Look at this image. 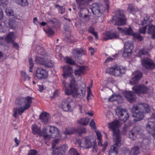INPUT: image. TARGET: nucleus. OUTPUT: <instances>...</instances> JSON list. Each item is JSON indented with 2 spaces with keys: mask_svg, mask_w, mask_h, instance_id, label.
<instances>
[{
  "mask_svg": "<svg viewBox=\"0 0 155 155\" xmlns=\"http://www.w3.org/2000/svg\"><path fill=\"white\" fill-rule=\"evenodd\" d=\"M44 31L49 36L53 35L54 34V31L51 28H49L47 30L44 29Z\"/></svg>",
  "mask_w": 155,
  "mask_h": 155,
  "instance_id": "nucleus-48",
  "label": "nucleus"
},
{
  "mask_svg": "<svg viewBox=\"0 0 155 155\" xmlns=\"http://www.w3.org/2000/svg\"><path fill=\"white\" fill-rule=\"evenodd\" d=\"M132 89L135 93L137 94H146L148 90V88L144 85H136L132 87Z\"/></svg>",
  "mask_w": 155,
  "mask_h": 155,
  "instance_id": "nucleus-15",
  "label": "nucleus"
},
{
  "mask_svg": "<svg viewBox=\"0 0 155 155\" xmlns=\"http://www.w3.org/2000/svg\"><path fill=\"white\" fill-rule=\"evenodd\" d=\"M89 120V119L88 117L83 118L80 119L78 123L82 125H86L88 124Z\"/></svg>",
  "mask_w": 155,
  "mask_h": 155,
  "instance_id": "nucleus-32",
  "label": "nucleus"
},
{
  "mask_svg": "<svg viewBox=\"0 0 155 155\" xmlns=\"http://www.w3.org/2000/svg\"><path fill=\"white\" fill-rule=\"evenodd\" d=\"M151 138L150 136L146 137L143 138L141 143V146H145L148 145L150 142Z\"/></svg>",
  "mask_w": 155,
  "mask_h": 155,
  "instance_id": "nucleus-30",
  "label": "nucleus"
},
{
  "mask_svg": "<svg viewBox=\"0 0 155 155\" xmlns=\"http://www.w3.org/2000/svg\"><path fill=\"white\" fill-rule=\"evenodd\" d=\"M150 111V107L147 104L140 103L133 105L131 112L134 120L138 121L143 119L145 114L148 113Z\"/></svg>",
  "mask_w": 155,
  "mask_h": 155,
  "instance_id": "nucleus-3",
  "label": "nucleus"
},
{
  "mask_svg": "<svg viewBox=\"0 0 155 155\" xmlns=\"http://www.w3.org/2000/svg\"><path fill=\"white\" fill-rule=\"evenodd\" d=\"M39 118L42 123L46 124L50 120V117L48 113L43 112L39 115Z\"/></svg>",
  "mask_w": 155,
  "mask_h": 155,
  "instance_id": "nucleus-20",
  "label": "nucleus"
},
{
  "mask_svg": "<svg viewBox=\"0 0 155 155\" xmlns=\"http://www.w3.org/2000/svg\"><path fill=\"white\" fill-rule=\"evenodd\" d=\"M72 53L73 57L78 61L82 55L85 54V51L82 48H76L72 49Z\"/></svg>",
  "mask_w": 155,
  "mask_h": 155,
  "instance_id": "nucleus-13",
  "label": "nucleus"
},
{
  "mask_svg": "<svg viewBox=\"0 0 155 155\" xmlns=\"http://www.w3.org/2000/svg\"><path fill=\"white\" fill-rule=\"evenodd\" d=\"M32 130L33 134H38L40 136L43 135L42 131L40 128L37 126L32 125Z\"/></svg>",
  "mask_w": 155,
  "mask_h": 155,
  "instance_id": "nucleus-27",
  "label": "nucleus"
},
{
  "mask_svg": "<svg viewBox=\"0 0 155 155\" xmlns=\"http://www.w3.org/2000/svg\"><path fill=\"white\" fill-rule=\"evenodd\" d=\"M137 136L136 133L134 131L132 130L131 131H130L129 133V137L130 140H134L136 137Z\"/></svg>",
  "mask_w": 155,
  "mask_h": 155,
  "instance_id": "nucleus-41",
  "label": "nucleus"
},
{
  "mask_svg": "<svg viewBox=\"0 0 155 155\" xmlns=\"http://www.w3.org/2000/svg\"><path fill=\"white\" fill-rule=\"evenodd\" d=\"M14 35L13 32H10L7 35L5 38V41L8 42L10 43H13V38Z\"/></svg>",
  "mask_w": 155,
  "mask_h": 155,
  "instance_id": "nucleus-31",
  "label": "nucleus"
},
{
  "mask_svg": "<svg viewBox=\"0 0 155 155\" xmlns=\"http://www.w3.org/2000/svg\"><path fill=\"white\" fill-rule=\"evenodd\" d=\"M132 130L134 131L135 132V133H136L137 135L140 134V129L138 127H134Z\"/></svg>",
  "mask_w": 155,
  "mask_h": 155,
  "instance_id": "nucleus-52",
  "label": "nucleus"
},
{
  "mask_svg": "<svg viewBox=\"0 0 155 155\" xmlns=\"http://www.w3.org/2000/svg\"><path fill=\"white\" fill-rule=\"evenodd\" d=\"M94 28L92 27L91 26L88 30V31L89 33L92 34L97 39H98V36L97 33V32H94Z\"/></svg>",
  "mask_w": 155,
  "mask_h": 155,
  "instance_id": "nucleus-37",
  "label": "nucleus"
},
{
  "mask_svg": "<svg viewBox=\"0 0 155 155\" xmlns=\"http://www.w3.org/2000/svg\"><path fill=\"white\" fill-rule=\"evenodd\" d=\"M153 21L152 19H150V16H147L145 17L142 22H141V25H143L146 24L147 23L149 22V23H151Z\"/></svg>",
  "mask_w": 155,
  "mask_h": 155,
  "instance_id": "nucleus-40",
  "label": "nucleus"
},
{
  "mask_svg": "<svg viewBox=\"0 0 155 155\" xmlns=\"http://www.w3.org/2000/svg\"><path fill=\"white\" fill-rule=\"evenodd\" d=\"M132 35L133 36L134 38L140 41H142L143 39V37L140 35V34L138 33H134L133 32Z\"/></svg>",
  "mask_w": 155,
  "mask_h": 155,
  "instance_id": "nucleus-46",
  "label": "nucleus"
},
{
  "mask_svg": "<svg viewBox=\"0 0 155 155\" xmlns=\"http://www.w3.org/2000/svg\"><path fill=\"white\" fill-rule=\"evenodd\" d=\"M15 19L16 18L14 17H12L10 18L9 25L11 28H15V25L16 23Z\"/></svg>",
  "mask_w": 155,
  "mask_h": 155,
  "instance_id": "nucleus-33",
  "label": "nucleus"
},
{
  "mask_svg": "<svg viewBox=\"0 0 155 155\" xmlns=\"http://www.w3.org/2000/svg\"><path fill=\"white\" fill-rule=\"evenodd\" d=\"M140 52L142 55H145L148 54L147 51L145 50L144 49H142L140 51Z\"/></svg>",
  "mask_w": 155,
  "mask_h": 155,
  "instance_id": "nucleus-64",
  "label": "nucleus"
},
{
  "mask_svg": "<svg viewBox=\"0 0 155 155\" xmlns=\"http://www.w3.org/2000/svg\"><path fill=\"white\" fill-rule=\"evenodd\" d=\"M36 76L39 79L46 78L48 76V71L43 68H37L36 71Z\"/></svg>",
  "mask_w": 155,
  "mask_h": 155,
  "instance_id": "nucleus-14",
  "label": "nucleus"
},
{
  "mask_svg": "<svg viewBox=\"0 0 155 155\" xmlns=\"http://www.w3.org/2000/svg\"><path fill=\"white\" fill-rule=\"evenodd\" d=\"M59 140H60L59 139H56L52 143V147H51L52 150V152H54V150L57 149V150L58 149V147H55L56 144L59 142Z\"/></svg>",
  "mask_w": 155,
  "mask_h": 155,
  "instance_id": "nucleus-39",
  "label": "nucleus"
},
{
  "mask_svg": "<svg viewBox=\"0 0 155 155\" xmlns=\"http://www.w3.org/2000/svg\"><path fill=\"white\" fill-rule=\"evenodd\" d=\"M147 33L151 35L152 38H155V25H149Z\"/></svg>",
  "mask_w": 155,
  "mask_h": 155,
  "instance_id": "nucleus-28",
  "label": "nucleus"
},
{
  "mask_svg": "<svg viewBox=\"0 0 155 155\" xmlns=\"http://www.w3.org/2000/svg\"><path fill=\"white\" fill-rule=\"evenodd\" d=\"M14 1L18 5L22 6H27L29 4L28 0H14Z\"/></svg>",
  "mask_w": 155,
  "mask_h": 155,
  "instance_id": "nucleus-29",
  "label": "nucleus"
},
{
  "mask_svg": "<svg viewBox=\"0 0 155 155\" xmlns=\"http://www.w3.org/2000/svg\"><path fill=\"white\" fill-rule=\"evenodd\" d=\"M78 5V8L80 9L84 8L87 2L86 0H75Z\"/></svg>",
  "mask_w": 155,
  "mask_h": 155,
  "instance_id": "nucleus-26",
  "label": "nucleus"
},
{
  "mask_svg": "<svg viewBox=\"0 0 155 155\" xmlns=\"http://www.w3.org/2000/svg\"><path fill=\"white\" fill-rule=\"evenodd\" d=\"M52 155H65V154L62 153L61 151H60L58 150H54V152L52 153Z\"/></svg>",
  "mask_w": 155,
  "mask_h": 155,
  "instance_id": "nucleus-51",
  "label": "nucleus"
},
{
  "mask_svg": "<svg viewBox=\"0 0 155 155\" xmlns=\"http://www.w3.org/2000/svg\"><path fill=\"white\" fill-rule=\"evenodd\" d=\"M119 124V122L117 120L113 121L111 123H109L108 124L109 128L112 130L113 131V139H114V136L115 135L121 139L120 134V131L117 129L118 127Z\"/></svg>",
  "mask_w": 155,
  "mask_h": 155,
  "instance_id": "nucleus-7",
  "label": "nucleus"
},
{
  "mask_svg": "<svg viewBox=\"0 0 155 155\" xmlns=\"http://www.w3.org/2000/svg\"><path fill=\"white\" fill-rule=\"evenodd\" d=\"M119 34L117 32L107 31L103 34V39L105 41L109 39H117L119 38Z\"/></svg>",
  "mask_w": 155,
  "mask_h": 155,
  "instance_id": "nucleus-12",
  "label": "nucleus"
},
{
  "mask_svg": "<svg viewBox=\"0 0 155 155\" xmlns=\"http://www.w3.org/2000/svg\"><path fill=\"white\" fill-rule=\"evenodd\" d=\"M43 132V135L42 136H43V138L44 140H50L51 138L53 136L51 134H48V132L47 131V132L46 133V131L45 132H43Z\"/></svg>",
  "mask_w": 155,
  "mask_h": 155,
  "instance_id": "nucleus-45",
  "label": "nucleus"
},
{
  "mask_svg": "<svg viewBox=\"0 0 155 155\" xmlns=\"http://www.w3.org/2000/svg\"><path fill=\"white\" fill-rule=\"evenodd\" d=\"M127 11L130 13H131L134 11H136L135 8H134L133 5L132 4H129L128 5Z\"/></svg>",
  "mask_w": 155,
  "mask_h": 155,
  "instance_id": "nucleus-49",
  "label": "nucleus"
},
{
  "mask_svg": "<svg viewBox=\"0 0 155 155\" xmlns=\"http://www.w3.org/2000/svg\"><path fill=\"white\" fill-rule=\"evenodd\" d=\"M43 132L46 133L47 131L49 133L53 136L55 137H58L59 135L60 131L59 129L54 126H48L44 127L43 130Z\"/></svg>",
  "mask_w": 155,
  "mask_h": 155,
  "instance_id": "nucleus-11",
  "label": "nucleus"
},
{
  "mask_svg": "<svg viewBox=\"0 0 155 155\" xmlns=\"http://www.w3.org/2000/svg\"><path fill=\"white\" fill-rule=\"evenodd\" d=\"M90 125L91 127L94 129L96 128L95 124L93 119H92L90 124Z\"/></svg>",
  "mask_w": 155,
  "mask_h": 155,
  "instance_id": "nucleus-58",
  "label": "nucleus"
},
{
  "mask_svg": "<svg viewBox=\"0 0 155 155\" xmlns=\"http://www.w3.org/2000/svg\"><path fill=\"white\" fill-rule=\"evenodd\" d=\"M29 62L30 65L29 68H33L34 66V63L31 58H29Z\"/></svg>",
  "mask_w": 155,
  "mask_h": 155,
  "instance_id": "nucleus-59",
  "label": "nucleus"
},
{
  "mask_svg": "<svg viewBox=\"0 0 155 155\" xmlns=\"http://www.w3.org/2000/svg\"><path fill=\"white\" fill-rule=\"evenodd\" d=\"M77 107L79 110L80 113L82 114L83 112H84V111H86L85 110L87 106L85 105H80L78 104Z\"/></svg>",
  "mask_w": 155,
  "mask_h": 155,
  "instance_id": "nucleus-43",
  "label": "nucleus"
},
{
  "mask_svg": "<svg viewBox=\"0 0 155 155\" xmlns=\"http://www.w3.org/2000/svg\"><path fill=\"white\" fill-rule=\"evenodd\" d=\"M38 153L37 150H31L28 152V155H35Z\"/></svg>",
  "mask_w": 155,
  "mask_h": 155,
  "instance_id": "nucleus-54",
  "label": "nucleus"
},
{
  "mask_svg": "<svg viewBox=\"0 0 155 155\" xmlns=\"http://www.w3.org/2000/svg\"><path fill=\"white\" fill-rule=\"evenodd\" d=\"M146 129L155 139V123L152 121L148 122L146 125Z\"/></svg>",
  "mask_w": 155,
  "mask_h": 155,
  "instance_id": "nucleus-17",
  "label": "nucleus"
},
{
  "mask_svg": "<svg viewBox=\"0 0 155 155\" xmlns=\"http://www.w3.org/2000/svg\"><path fill=\"white\" fill-rule=\"evenodd\" d=\"M64 61L70 65H75L76 64L75 61L72 58L68 57H67L64 58Z\"/></svg>",
  "mask_w": 155,
  "mask_h": 155,
  "instance_id": "nucleus-36",
  "label": "nucleus"
},
{
  "mask_svg": "<svg viewBox=\"0 0 155 155\" xmlns=\"http://www.w3.org/2000/svg\"><path fill=\"white\" fill-rule=\"evenodd\" d=\"M33 99V97L30 96H27L25 98L20 97L17 98L15 101L17 107L13 109V117L16 118L18 114V115H21L25 110L28 109L31 106L32 100Z\"/></svg>",
  "mask_w": 155,
  "mask_h": 155,
  "instance_id": "nucleus-2",
  "label": "nucleus"
},
{
  "mask_svg": "<svg viewBox=\"0 0 155 155\" xmlns=\"http://www.w3.org/2000/svg\"><path fill=\"white\" fill-rule=\"evenodd\" d=\"M117 28L122 35H132L133 33V30L130 26H129L128 28H124L118 27Z\"/></svg>",
  "mask_w": 155,
  "mask_h": 155,
  "instance_id": "nucleus-21",
  "label": "nucleus"
},
{
  "mask_svg": "<svg viewBox=\"0 0 155 155\" xmlns=\"http://www.w3.org/2000/svg\"><path fill=\"white\" fill-rule=\"evenodd\" d=\"M116 113L119 116V120L125 122L128 118L129 116L127 111L122 109L120 107H118L116 110Z\"/></svg>",
  "mask_w": 155,
  "mask_h": 155,
  "instance_id": "nucleus-9",
  "label": "nucleus"
},
{
  "mask_svg": "<svg viewBox=\"0 0 155 155\" xmlns=\"http://www.w3.org/2000/svg\"><path fill=\"white\" fill-rule=\"evenodd\" d=\"M141 64L143 66L146 68H155V63L152 60L149 58L142 59Z\"/></svg>",
  "mask_w": 155,
  "mask_h": 155,
  "instance_id": "nucleus-18",
  "label": "nucleus"
},
{
  "mask_svg": "<svg viewBox=\"0 0 155 155\" xmlns=\"http://www.w3.org/2000/svg\"><path fill=\"white\" fill-rule=\"evenodd\" d=\"M141 147V143L140 142L135 143L134 147L130 151L131 155H137L140 153V148Z\"/></svg>",
  "mask_w": 155,
  "mask_h": 155,
  "instance_id": "nucleus-23",
  "label": "nucleus"
},
{
  "mask_svg": "<svg viewBox=\"0 0 155 155\" xmlns=\"http://www.w3.org/2000/svg\"><path fill=\"white\" fill-rule=\"evenodd\" d=\"M21 77L22 79L24 81H29L30 78L29 76L24 71H21Z\"/></svg>",
  "mask_w": 155,
  "mask_h": 155,
  "instance_id": "nucleus-35",
  "label": "nucleus"
},
{
  "mask_svg": "<svg viewBox=\"0 0 155 155\" xmlns=\"http://www.w3.org/2000/svg\"><path fill=\"white\" fill-rule=\"evenodd\" d=\"M120 71L119 68H107L106 70V73L118 76L120 74Z\"/></svg>",
  "mask_w": 155,
  "mask_h": 155,
  "instance_id": "nucleus-24",
  "label": "nucleus"
},
{
  "mask_svg": "<svg viewBox=\"0 0 155 155\" xmlns=\"http://www.w3.org/2000/svg\"><path fill=\"white\" fill-rule=\"evenodd\" d=\"M54 63L51 60L47 61L44 65V66L47 68H52L54 66Z\"/></svg>",
  "mask_w": 155,
  "mask_h": 155,
  "instance_id": "nucleus-42",
  "label": "nucleus"
},
{
  "mask_svg": "<svg viewBox=\"0 0 155 155\" xmlns=\"http://www.w3.org/2000/svg\"><path fill=\"white\" fill-rule=\"evenodd\" d=\"M6 12L8 15L12 16L13 15V12L11 10L7 9L6 11Z\"/></svg>",
  "mask_w": 155,
  "mask_h": 155,
  "instance_id": "nucleus-55",
  "label": "nucleus"
},
{
  "mask_svg": "<svg viewBox=\"0 0 155 155\" xmlns=\"http://www.w3.org/2000/svg\"><path fill=\"white\" fill-rule=\"evenodd\" d=\"M147 28V26H143L139 29L140 32L141 33L144 34L145 33Z\"/></svg>",
  "mask_w": 155,
  "mask_h": 155,
  "instance_id": "nucleus-53",
  "label": "nucleus"
},
{
  "mask_svg": "<svg viewBox=\"0 0 155 155\" xmlns=\"http://www.w3.org/2000/svg\"><path fill=\"white\" fill-rule=\"evenodd\" d=\"M7 0H0V4L1 5H6L8 3Z\"/></svg>",
  "mask_w": 155,
  "mask_h": 155,
  "instance_id": "nucleus-61",
  "label": "nucleus"
},
{
  "mask_svg": "<svg viewBox=\"0 0 155 155\" xmlns=\"http://www.w3.org/2000/svg\"><path fill=\"white\" fill-rule=\"evenodd\" d=\"M63 74L62 76L64 78H69V83L68 87L65 90V94L68 95L72 94L74 97H80L85 94L86 85L84 83L81 84L82 87L80 91H78V82L75 79L74 76L72 74L73 73V68H63Z\"/></svg>",
  "mask_w": 155,
  "mask_h": 155,
  "instance_id": "nucleus-1",
  "label": "nucleus"
},
{
  "mask_svg": "<svg viewBox=\"0 0 155 155\" xmlns=\"http://www.w3.org/2000/svg\"><path fill=\"white\" fill-rule=\"evenodd\" d=\"M134 73V77L129 81V83L132 85L137 84L143 77L142 73L139 71H136Z\"/></svg>",
  "mask_w": 155,
  "mask_h": 155,
  "instance_id": "nucleus-16",
  "label": "nucleus"
},
{
  "mask_svg": "<svg viewBox=\"0 0 155 155\" xmlns=\"http://www.w3.org/2000/svg\"><path fill=\"white\" fill-rule=\"evenodd\" d=\"M125 97L127 99L128 101L132 103L136 99V96L135 93L131 91L126 92L125 94Z\"/></svg>",
  "mask_w": 155,
  "mask_h": 155,
  "instance_id": "nucleus-22",
  "label": "nucleus"
},
{
  "mask_svg": "<svg viewBox=\"0 0 155 155\" xmlns=\"http://www.w3.org/2000/svg\"><path fill=\"white\" fill-rule=\"evenodd\" d=\"M56 8H58L59 12L61 14L64 13L65 11V8L62 6H61L58 5H56L55 6Z\"/></svg>",
  "mask_w": 155,
  "mask_h": 155,
  "instance_id": "nucleus-50",
  "label": "nucleus"
},
{
  "mask_svg": "<svg viewBox=\"0 0 155 155\" xmlns=\"http://www.w3.org/2000/svg\"><path fill=\"white\" fill-rule=\"evenodd\" d=\"M113 141L114 144L111 147L108 151V155H117L119 148L121 145V139L116 136H114Z\"/></svg>",
  "mask_w": 155,
  "mask_h": 155,
  "instance_id": "nucleus-5",
  "label": "nucleus"
},
{
  "mask_svg": "<svg viewBox=\"0 0 155 155\" xmlns=\"http://www.w3.org/2000/svg\"><path fill=\"white\" fill-rule=\"evenodd\" d=\"M68 147L66 144H64L63 145H61L58 147V150L60 151H62L63 152V153H64L67 150Z\"/></svg>",
  "mask_w": 155,
  "mask_h": 155,
  "instance_id": "nucleus-38",
  "label": "nucleus"
},
{
  "mask_svg": "<svg viewBox=\"0 0 155 155\" xmlns=\"http://www.w3.org/2000/svg\"><path fill=\"white\" fill-rule=\"evenodd\" d=\"M124 46L123 56L126 57L130 56L131 54L134 46L131 41H128L125 42Z\"/></svg>",
  "mask_w": 155,
  "mask_h": 155,
  "instance_id": "nucleus-10",
  "label": "nucleus"
},
{
  "mask_svg": "<svg viewBox=\"0 0 155 155\" xmlns=\"http://www.w3.org/2000/svg\"><path fill=\"white\" fill-rule=\"evenodd\" d=\"M93 14L96 15H101L105 11L103 6L101 4L97 3L92 4L90 7Z\"/></svg>",
  "mask_w": 155,
  "mask_h": 155,
  "instance_id": "nucleus-8",
  "label": "nucleus"
},
{
  "mask_svg": "<svg viewBox=\"0 0 155 155\" xmlns=\"http://www.w3.org/2000/svg\"><path fill=\"white\" fill-rule=\"evenodd\" d=\"M47 60H45V56L43 54H41L40 56H37L35 61L38 64L43 65L44 66Z\"/></svg>",
  "mask_w": 155,
  "mask_h": 155,
  "instance_id": "nucleus-25",
  "label": "nucleus"
},
{
  "mask_svg": "<svg viewBox=\"0 0 155 155\" xmlns=\"http://www.w3.org/2000/svg\"><path fill=\"white\" fill-rule=\"evenodd\" d=\"M92 151L94 153L97 152V146L96 143H94Z\"/></svg>",
  "mask_w": 155,
  "mask_h": 155,
  "instance_id": "nucleus-56",
  "label": "nucleus"
},
{
  "mask_svg": "<svg viewBox=\"0 0 155 155\" xmlns=\"http://www.w3.org/2000/svg\"><path fill=\"white\" fill-rule=\"evenodd\" d=\"M86 131V129L84 127L79 128L78 130V132L80 134H81L82 133H85Z\"/></svg>",
  "mask_w": 155,
  "mask_h": 155,
  "instance_id": "nucleus-57",
  "label": "nucleus"
},
{
  "mask_svg": "<svg viewBox=\"0 0 155 155\" xmlns=\"http://www.w3.org/2000/svg\"><path fill=\"white\" fill-rule=\"evenodd\" d=\"M93 141L90 136H87L82 138L79 143L80 147L84 149L90 148L92 146Z\"/></svg>",
  "mask_w": 155,
  "mask_h": 155,
  "instance_id": "nucleus-6",
  "label": "nucleus"
},
{
  "mask_svg": "<svg viewBox=\"0 0 155 155\" xmlns=\"http://www.w3.org/2000/svg\"><path fill=\"white\" fill-rule=\"evenodd\" d=\"M89 51H90L91 55H93L96 51V49L94 48L90 47L89 48Z\"/></svg>",
  "mask_w": 155,
  "mask_h": 155,
  "instance_id": "nucleus-60",
  "label": "nucleus"
},
{
  "mask_svg": "<svg viewBox=\"0 0 155 155\" xmlns=\"http://www.w3.org/2000/svg\"><path fill=\"white\" fill-rule=\"evenodd\" d=\"M108 100L109 101L111 102H113L116 100V99L114 98V96L113 95L110 97Z\"/></svg>",
  "mask_w": 155,
  "mask_h": 155,
  "instance_id": "nucleus-63",
  "label": "nucleus"
},
{
  "mask_svg": "<svg viewBox=\"0 0 155 155\" xmlns=\"http://www.w3.org/2000/svg\"><path fill=\"white\" fill-rule=\"evenodd\" d=\"M114 60V58H113L111 57H109L106 59L105 61L104 62L107 63V62L112 61Z\"/></svg>",
  "mask_w": 155,
  "mask_h": 155,
  "instance_id": "nucleus-62",
  "label": "nucleus"
},
{
  "mask_svg": "<svg viewBox=\"0 0 155 155\" xmlns=\"http://www.w3.org/2000/svg\"><path fill=\"white\" fill-rule=\"evenodd\" d=\"M69 153L70 155H79L76 149L74 148H71L69 151Z\"/></svg>",
  "mask_w": 155,
  "mask_h": 155,
  "instance_id": "nucleus-47",
  "label": "nucleus"
},
{
  "mask_svg": "<svg viewBox=\"0 0 155 155\" xmlns=\"http://www.w3.org/2000/svg\"><path fill=\"white\" fill-rule=\"evenodd\" d=\"M69 98L67 99L62 101L61 103V107L63 110L65 111H71V106L69 101Z\"/></svg>",
  "mask_w": 155,
  "mask_h": 155,
  "instance_id": "nucleus-19",
  "label": "nucleus"
},
{
  "mask_svg": "<svg viewBox=\"0 0 155 155\" xmlns=\"http://www.w3.org/2000/svg\"><path fill=\"white\" fill-rule=\"evenodd\" d=\"M84 68H78L75 70V75L77 76H79L80 75L84 74Z\"/></svg>",
  "mask_w": 155,
  "mask_h": 155,
  "instance_id": "nucleus-44",
  "label": "nucleus"
},
{
  "mask_svg": "<svg viewBox=\"0 0 155 155\" xmlns=\"http://www.w3.org/2000/svg\"><path fill=\"white\" fill-rule=\"evenodd\" d=\"M127 20L124 11L117 9L115 11V15L112 17V22L115 25H123L126 24Z\"/></svg>",
  "mask_w": 155,
  "mask_h": 155,
  "instance_id": "nucleus-4",
  "label": "nucleus"
},
{
  "mask_svg": "<svg viewBox=\"0 0 155 155\" xmlns=\"http://www.w3.org/2000/svg\"><path fill=\"white\" fill-rule=\"evenodd\" d=\"M76 130L73 128H66L64 132V133L65 135H71L74 134L76 132Z\"/></svg>",
  "mask_w": 155,
  "mask_h": 155,
  "instance_id": "nucleus-34",
  "label": "nucleus"
}]
</instances>
